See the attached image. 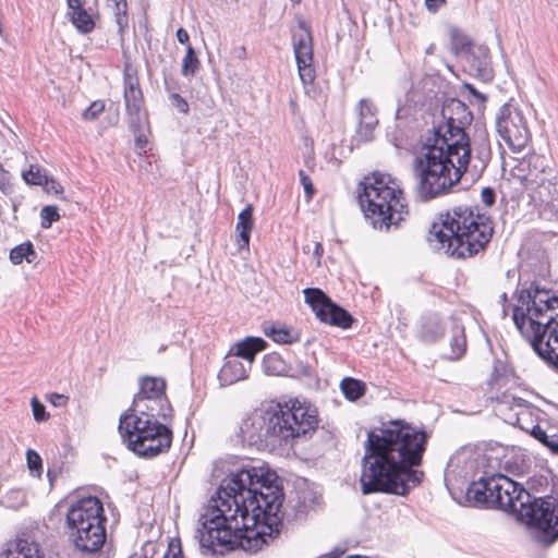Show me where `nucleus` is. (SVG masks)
<instances>
[{
    "instance_id": "49",
    "label": "nucleus",
    "mask_w": 558,
    "mask_h": 558,
    "mask_svg": "<svg viewBox=\"0 0 558 558\" xmlns=\"http://www.w3.org/2000/svg\"><path fill=\"white\" fill-rule=\"evenodd\" d=\"M171 105L181 113H189L190 106L187 101L179 94L172 93L170 95Z\"/></svg>"
},
{
    "instance_id": "53",
    "label": "nucleus",
    "mask_w": 558,
    "mask_h": 558,
    "mask_svg": "<svg viewBox=\"0 0 558 558\" xmlns=\"http://www.w3.org/2000/svg\"><path fill=\"white\" fill-rule=\"evenodd\" d=\"M446 2L447 0H425V7L429 12L436 13Z\"/></svg>"
},
{
    "instance_id": "58",
    "label": "nucleus",
    "mask_w": 558,
    "mask_h": 558,
    "mask_svg": "<svg viewBox=\"0 0 558 558\" xmlns=\"http://www.w3.org/2000/svg\"><path fill=\"white\" fill-rule=\"evenodd\" d=\"M500 298H501V301H502V316L505 317V316H507V308H506V304L508 302L507 293L504 292Z\"/></svg>"
},
{
    "instance_id": "31",
    "label": "nucleus",
    "mask_w": 558,
    "mask_h": 558,
    "mask_svg": "<svg viewBox=\"0 0 558 558\" xmlns=\"http://www.w3.org/2000/svg\"><path fill=\"white\" fill-rule=\"evenodd\" d=\"M524 415H520V422L519 423H515V415H511V416H509L508 418H505V420L508 423H511L513 425H518L522 429L529 432L535 439H537L539 442H542L544 446H546L553 452L551 445L558 442V436L555 435V434L548 435L547 432L545 429H543L538 424L532 425V427L529 428L527 426H525L522 423V417Z\"/></svg>"
},
{
    "instance_id": "1",
    "label": "nucleus",
    "mask_w": 558,
    "mask_h": 558,
    "mask_svg": "<svg viewBox=\"0 0 558 558\" xmlns=\"http://www.w3.org/2000/svg\"><path fill=\"white\" fill-rule=\"evenodd\" d=\"M275 472L243 468L225 478L218 499L201 517L195 537L214 553L242 548L257 551L268 538L279 535L283 494L276 485Z\"/></svg>"
},
{
    "instance_id": "32",
    "label": "nucleus",
    "mask_w": 558,
    "mask_h": 558,
    "mask_svg": "<svg viewBox=\"0 0 558 558\" xmlns=\"http://www.w3.org/2000/svg\"><path fill=\"white\" fill-rule=\"evenodd\" d=\"M267 343L262 338L247 337L236 345V356H241L248 361L251 364L254 361L255 354L263 351Z\"/></svg>"
},
{
    "instance_id": "21",
    "label": "nucleus",
    "mask_w": 558,
    "mask_h": 558,
    "mask_svg": "<svg viewBox=\"0 0 558 558\" xmlns=\"http://www.w3.org/2000/svg\"><path fill=\"white\" fill-rule=\"evenodd\" d=\"M469 73L482 81H490L494 76L489 50L477 45L463 58Z\"/></svg>"
},
{
    "instance_id": "19",
    "label": "nucleus",
    "mask_w": 558,
    "mask_h": 558,
    "mask_svg": "<svg viewBox=\"0 0 558 558\" xmlns=\"http://www.w3.org/2000/svg\"><path fill=\"white\" fill-rule=\"evenodd\" d=\"M124 102L128 113L129 123L137 125L138 119L147 118L142 111L143 94L140 88L138 80L130 73L124 74Z\"/></svg>"
},
{
    "instance_id": "14",
    "label": "nucleus",
    "mask_w": 558,
    "mask_h": 558,
    "mask_svg": "<svg viewBox=\"0 0 558 558\" xmlns=\"http://www.w3.org/2000/svg\"><path fill=\"white\" fill-rule=\"evenodd\" d=\"M497 134L513 151H521L530 141V131L523 113L511 104L502 105L495 117Z\"/></svg>"
},
{
    "instance_id": "27",
    "label": "nucleus",
    "mask_w": 558,
    "mask_h": 558,
    "mask_svg": "<svg viewBox=\"0 0 558 558\" xmlns=\"http://www.w3.org/2000/svg\"><path fill=\"white\" fill-rule=\"evenodd\" d=\"M254 226L253 206L248 204L238 216L235 226L239 233V248H247L250 245V235Z\"/></svg>"
},
{
    "instance_id": "47",
    "label": "nucleus",
    "mask_w": 558,
    "mask_h": 558,
    "mask_svg": "<svg viewBox=\"0 0 558 558\" xmlns=\"http://www.w3.org/2000/svg\"><path fill=\"white\" fill-rule=\"evenodd\" d=\"M31 405L35 421L45 422L49 418L45 405L36 397L31 400Z\"/></svg>"
},
{
    "instance_id": "28",
    "label": "nucleus",
    "mask_w": 558,
    "mask_h": 558,
    "mask_svg": "<svg viewBox=\"0 0 558 558\" xmlns=\"http://www.w3.org/2000/svg\"><path fill=\"white\" fill-rule=\"evenodd\" d=\"M3 558H43V556L37 543L19 538L3 553Z\"/></svg>"
},
{
    "instance_id": "10",
    "label": "nucleus",
    "mask_w": 558,
    "mask_h": 558,
    "mask_svg": "<svg viewBox=\"0 0 558 558\" xmlns=\"http://www.w3.org/2000/svg\"><path fill=\"white\" fill-rule=\"evenodd\" d=\"M280 447L295 440L310 438L318 428V411L315 405L291 398L272 405Z\"/></svg>"
},
{
    "instance_id": "43",
    "label": "nucleus",
    "mask_w": 558,
    "mask_h": 558,
    "mask_svg": "<svg viewBox=\"0 0 558 558\" xmlns=\"http://www.w3.org/2000/svg\"><path fill=\"white\" fill-rule=\"evenodd\" d=\"M263 368L267 375H279L283 371V361L278 354H267L263 360Z\"/></svg>"
},
{
    "instance_id": "23",
    "label": "nucleus",
    "mask_w": 558,
    "mask_h": 558,
    "mask_svg": "<svg viewBox=\"0 0 558 558\" xmlns=\"http://www.w3.org/2000/svg\"><path fill=\"white\" fill-rule=\"evenodd\" d=\"M359 117L356 133L362 141H371L378 124L376 106L368 99H362L359 104Z\"/></svg>"
},
{
    "instance_id": "40",
    "label": "nucleus",
    "mask_w": 558,
    "mask_h": 558,
    "mask_svg": "<svg viewBox=\"0 0 558 558\" xmlns=\"http://www.w3.org/2000/svg\"><path fill=\"white\" fill-rule=\"evenodd\" d=\"M199 68V60L191 45H187L186 54L182 60V75L185 77L194 76Z\"/></svg>"
},
{
    "instance_id": "22",
    "label": "nucleus",
    "mask_w": 558,
    "mask_h": 558,
    "mask_svg": "<svg viewBox=\"0 0 558 558\" xmlns=\"http://www.w3.org/2000/svg\"><path fill=\"white\" fill-rule=\"evenodd\" d=\"M492 158L490 143L485 130L477 131L471 145V160L469 166L475 173H482Z\"/></svg>"
},
{
    "instance_id": "20",
    "label": "nucleus",
    "mask_w": 558,
    "mask_h": 558,
    "mask_svg": "<svg viewBox=\"0 0 558 558\" xmlns=\"http://www.w3.org/2000/svg\"><path fill=\"white\" fill-rule=\"evenodd\" d=\"M129 409L133 412H136L137 414L153 420H158V417L166 420L171 416L172 412V408L167 397H134L133 402Z\"/></svg>"
},
{
    "instance_id": "57",
    "label": "nucleus",
    "mask_w": 558,
    "mask_h": 558,
    "mask_svg": "<svg viewBox=\"0 0 558 558\" xmlns=\"http://www.w3.org/2000/svg\"><path fill=\"white\" fill-rule=\"evenodd\" d=\"M323 253H324V247H323L322 243L316 242L314 255L319 259L322 257Z\"/></svg>"
},
{
    "instance_id": "12",
    "label": "nucleus",
    "mask_w": 558,
    "mask_h": 558,
    "mask_svg": "<svg viewBox=\"0 0 558 558\" xmlns=\"http://www.w3.org/2000/svg\"><path fill=\"white\" fill-rule=\"evenodd\" d=\"M518 520L536 530L544 542L554 543L558 538V499L553 496L534 498L531 495Z\"/></svg>"
},
{
    "instance_id": "36",
    "label": "nucleus",
    "mask_w": 558,
    "mask_h": 558,
    "mask_svg": "<svg viewBox=\"0 0 558 558\" xmlns=\"http://www.w3.org/2000/svg\"><path fill=\"white\" fill-rule=\"evenodd\" d=\"M451 348V360H459L466 350V338L464 335V328L456 324L452 328V336L450 340Z\"/></svg>"
},
{
    "instance_id": "18",
    "label": "nucleus",
    "mask_w": 558,
    "mask_h": 558,
    "mask_svg": "<svg viewBox=\"0 0 558 558\" xmlns=\"http://www.w3.org/2000/svg\"><path fill=\"white\" fill-rule=\"evenodd\" d=\"M300 33L293 35V50L298 64L300 80L304 85L312 84L315 80L313 62V45L310 27L300 22Z\"/></svg>"
},
{
    "instance_id": "38",
    "label": "nucleus",
    "mask_w": 558,
    "mask_h": 558,
    "mask_svg": "<svg viewBox=\"0 0 558 558\" xmlns=\"http://www.w3.org/2000/svg\"><path fill=\"white\" fill-rule=\"evenodd\" d=\"M37 257L32 242L26 241L10 251V260L14 265L21 264L23 260L33 263Z\"/></svg>"
},
{
    "instance_id": "55",
    "label": "nucleus",
    "mask_w": 558,
    "mask_h": 558,
    "mask_svg": "<svg viewBox=\"0 0 558 558\" xmlns=\"http://www.w3.org/2000/svg\"><path fill=\"white\" fill-rule=\"evenodd\" d=\"M177 39L180 44H189V40H190V36H189V33L180 27L178 31H177Z\"/></svg>"
},
{
    "instance_id": "25",
    "label": "nucleus",
    "mask_w": 558,
    "mask_h": 558,
    "mask_svg": "<svg viewBox=\"0 0 558 558\" xmlns=\"http://www.w3.org/2000/svg\"><path fill=\"white\" fill-rule=\"evenodd\" d=\"M531 494L518 483V490L502 493V505H499L498 509L508 511L517 515V519L521 515V510L530 502Z\"/></svg>"
},
{
    "instance_id": "42",
    "label": "nucleus",
    "mask_w": 558,
    "mask_h": 558,
    "mask_svg": "<svg viewBox=\"0 0 558 558\" xmlns=\"http://www.w3.org/2000/svg\"><path fill=\"white\" fill-rule=\"evenodd\" d=\"M108 7L112 10L119 28L123 29L128 25L126 0H108Z\"/></svg>"
},
{
    "instance_id": "54",
    "label": "nucleus",
    "mask_w": 558,
    "mask_h": 558,
    "mask_svg": "<svg viewBox=\"0 0 558 558\" xmlns=\"http://www.w3.org/2000/svg\"><path fill=\"white\" fill-rule=\"evenodd\" d=\"M44 186L46 187V191L48 193L60 194L63 192V187L61 186V184L54 181L53 179L48 178V185Z\"/></svg>"
},
{
    "instance_id": "24",
    "label": "nucleus",
    "mask_w": 558,
    "mask_h": 558,
    "mask_svg": "<svg viewBox=\"0 0 558 558\" xmlns=\"http://www.w3.org/2000/svg\"><path fill=\"white\" fill-rule=\"evenodd\" d=\"M68 13L73 26L81 34H89L95 28V20L83 5V0H68Z\"/></svg>"
},
{
    "instance_id": "8",
    "label": "nucleus",
    "mask_w": 558,
    "mask_h": 558,
    "mask_svg": "<svg viewBox=\"0 0 558 558\" xmlns=\"http://www.w3.org/2000/svg\"><path fill=\"white\" fill-rule=\"evenodd\" d=\"M514 178L539 216L551 213L558 197L557 172L547 157L535 153L527 155L517 166Z\"/></svg>"
},
{
    "instance_id": "4",
    "label": "nucleus",
    "mask_w": 558,
    "mask_h": 558,
    "mask_svg": "<svg viewBox=\"0 0 558 558\" xmlns=\"http://www.w3.org/2000/svg\"><path fill=\"white\" fill-rule=\"evenodd\" d=\"M492 220L477 206L458 205L439 215L428 234L430 246L454 258H466L482 252L493 236Z\"/></svg>"
},
{
    "instance_id": "63",
    "label": "nucleus",
    "mask_w": 558,
    "mask_h": 558,
    "mask_svg": "<svg viewBox=\"0 0 558 558\" xmlns=\"http://www.w3.org/2000/svg\"><path fill=\"white\" fill-rule=\"evenodd\" d=\"M326 433H327V435H328L330 438H332V435H331V433H330V432H326Z\"/></svg>"
},
{
    "instance_id": "2",
    "label": "nucleus",
    "mask_w": 558,
    "mask_h": 558,
    "mask_svg": "<svg viewBox=\"0 0 558 558\" xmlns=\"http://www.w3.org/2000/svg\"><path fill=\"white\" fill-rule=\"evenodd\" d=\"M426 445L427 434L402 420L368 432L360 477L362 494L405 496L422 482L424 473L416 468Z\"/></svg>"
},
{
    "instance_id": "37",
    "label": "nucleus",
    "mask_w": 558,
    "mask_h": 558,
    "mask_svg": "<svg viewBox=\"0 0 558 558\" xmlns=\"http://www.w3.org/2000/svg\"><path fill=\"white\" fill-rule=\"evenodd\" d=\"M445 328L438 317H429L422 325L421 337L428 342L440 339Z\"/></svg>"
},
{
    "instance_id": "17",
    "label": "nucleus",
    "mask_w": 558,
    "mask_h": 558,
    "mask_svg": "<svg viewBox=\"0 0 558 558\" xmlns=\"http://www.w3.org/2000/svg\"><path fill=\"white\" fill-rule=\"evenodd\" d=\"M510 383H514L512 376L506 373L505 368L502 372L499 371L498 367L494 368L492 377L489 379V385L493 390L496 391V402L498 404V412L504 413L505 410H513L514 408L518 411L514 413L515 423L520 422V415L530 414V403L523 398L517 397L509 392Z\"/></svg>"
},
{
    "instance_id": "46",
    "label": "nucleus",
    "mask_w": 558,
    "mask_h": 558,
    "mask_svg": "<svg viewBox=\"0 0 558 558\" xmlns=\"http://www.w3.org/2000/svg\"><path fill=\"white\" fill-rule=\"evenodd\" d=\"M27 466L32 472H37L39 476L43 471V463L40 456L33 449L26 451Z\"/></svg>"
},
{
    "instance_id": "35",
    "label": "nucleus",
    "mask_w": 558,
    "mask_h": 558,
    "mask_svg": "<svg viewBox=\"0 0 558 558\" xmlns=\"http://www.w3.org/2000/svg\"><path fill=\"white\" fill-rule=\"evenodd\" d=\"M476 46L464 33L458 29L451 31V49L456 56L464 58Z\"/></svg>"
},
{
    "instance_id": "62",
    "label": "nucleus",
    "mask_w": 558,
    "mask_h": 558,
    "mask_svg": "<svg viewBox=\"0 0 558 558\" xmlns=\"http://www.w3.org/2000/svg\"><path fill=\"white\" fill-rule=\"evenodd\" d=\"M348 558H367V557H361V556H350Z\"/></svg>"
},
{
    "instance_id": "6",
    "label": "nucleus",
    "mask_w": 558,
    "mask_h": 558,
    "mask_svg": "<svg viewBox=\"0 0 558 558\" xmlns=\"http://www.w3.org/2000/svg\"><path fill=\"white\" fill-rule=\"evenodd\" d=\"M359 192V203L366 219L374 228L389 230L398 226L408 215L403 192L391 175L375 172L365 177Z\"/></svg>"
},
{
    "instance_id": "61",
    "label": "nucleus",
    "mask_w": 558,
    "mask_h": 558,
    "mask_svg": "<svg viewBox=\"0 0 558 558\" xmlns=\"http://www.w3.org/2000/svg\"><path fill=\"white\" fill-rule=\"evenodd\" d=\"M291 2H293L294 4H299L301 0H291Z\"/></svg>"
},
{
    "instance_id": "44",
    "label": "nucleus",
    "mask_w": 558,
    "mask_h": 558,
    "mask_svg": "<svg viewBox=\"0 0 558 558\" xmlns=\"http://www.w3.org/2000/svg\"><path fill=\"white\" fill-rule=\"evenodd\" d=\"M41 222L40 226L44 229H48L51 225L60 219L58 208L56 206H45L40 210Z\"/></svg>"
},
{
    "instance_id": "51",
    "label": "nucleus",
    "mask_w": 558,
    "mask_h": 558,
    "mask_svg": "<svg viewBox=\"0 0 558 558\" xmlns=\"http://www.w3.org/2000/svg\"><path fill=\"white\" fill-rule=\"evenodd\" d=\"M299 177L306 195L311 197L314 194V187L310 177L305 173L304 170L299 171Z\"/></svg>"
},
{
    "instance_id": "5",
    "label": "nucleus",
    "mask_w": 558,
    "mask_h": 558,
    "mask_svg": "<svg viewBox=\"0 0 558 558\" xmlns=\"http://www.w3.org/2000/svg\"><path fill=\"white\" fill-rule=\"evenodd\" d=\"M471 155L427 143L412 161L414 192L422 202H429L452 192L466 172Z\"/></svg>"
},
{
    "instance_id": "3",
    "label": "nucleus",
    "mask_w": 558,
    "mask_h": 558,
    "mask_svg": "<svg viewBox=\"0 0 558 558\" xmlns=\"http://www.w3.org/2000/svg\"><path fill=\"white\" fill-rule=\"evenodd\" d=\"M512 319L533 350L558 368V298L537 286L515 293Z\"/></svg>"
},
{
    "instance_id": "9",
    "label": "nucleus",
    "mask_w": 558,
    "mask_h": 558,
    "mask_svg": "<svg viewBox=\"0 0 558 558\" xmlns=\"http://www.w3.org/2000/svg\"><path fill=\"white\" fill-rule=\"evenodd\" d=\"M119 433L128 448L144 458L168 451L172 442V432L165 424L130 409L120 416Z\"/></svg>"
},
{
    "instance_id": "13",
    "label": "nucleus",
    "mask_w": 558,
    "mask_h": 558,
    "mask_svg": "<svg viewBox=\"0 0 558 558\" xmlns=\"http://www.w3.org/2000/svg\"><path fill=\"white\" fill-rule=\"evenodd\" d=\"M275 422L272 405L267 410H256L243 418L239 436L250 446L276 449L280 444Z\"/></svg>"
},
{
    "instance_id": "26",
    "label": "nucleus",
    "mask_w": 558,
    "mask_h": 558,
    "mask_svg": "<svg viewBox=\"0 0 558 558\" xmlns=\"http://www.w3.org/2000/svg\"><path fill=\"white\" fill-rule=\"evenodd\" d=\"M531 494L518 483V490L502 493V505H499L498 509L508 511L517 515V519L521 515V510L530 502Z\"/></svg>"
},
{
    "instance_id": "15",
    "label": "nucleus",
    "mask_w": 558,
    "mask_h": 558,
    "mask_svg": "<svg viewBox=\"0 0 558 558\" xmlns=\"http://www.w3.org/2000/svg\"><path fill=\"white\" fill-rule=\"evenodd\" d=\"M518 490V483L510 477L497 474L472 482L466 489V499L475 506L497 508L502 505V493Z\"/></svg>"
},
{
    "instance_id": "33",
    "label": "nucleus",
    "mask_w": 558,
    "mask_h": 558,
    "mask_svg": "<svg viewBox=\"0 0 558 558\" xmlns=\"http://www.w3.org/2000/svg\"><path fill=\"white\" fill-rule=\"evenodd\" d=\"M264 332L277 343L291 344L299 341V332L286 326L265 327Z\"/></svg>"
},
{
    "instance_id": "34",
    "label": "nucleus",
    "mask_w": 558,
    "mask_h": 558,
    "mask_svg": "<svg viewBox=\"0 0 558 558\" xmlns=\"http://www.w3.org/2000/svg\"><path fill=\"white\" fill-rule=\"evenodd\" d=\"M340 388L344 397L350 401H356L365 395L366 386L362 380L345 377L341 380Z\"/></svg>"
},
{
    "instance_id": "48",
    "label": "nucleus",
    "mask_w": 558,
    "mask_h": 558,
    "mask_svg": "<svg viewBox=\"0 0 558 558\" xmlns=\"http://www.w3.org/2000/svg\"><path fill=\"white\" fill-rule=\"evenodd\" d=\"M105 110V104L100 100L94 101L83 112V119L95 120Z\"/></svg>"
},
{
    "instance_id": "16",
    "label": "nucleus",
    "mask_w": 558,
    "mask_h": 558,
    "mask_svg": "<svg viewBox=\"0 0 558 558\" xmlns=\"http://www.w3.org/2000/svg\"><path fill=\"white\" fill-rule=\"evenodd\" d=\"M303 293L305 302L322 323L343 329L351 327L353 318L349 312L333 303L320 289L306 288Z\"/></svg>"
},
{
    "instance_id": "59",
    "label": "nucleus",
    "mask_w": 558,
    "mask_h": 558,
    "mask_svg": "<svg viewBox=\"0 0 558 558\" xmlns=\"http://www.w3.org/2000/svg\"><path fill=\"white\" fill-rule=\"evenodd\" d=\"M181 548H178V553H173L171 557L166 556L165 558H181Z\"/></svg>"
},
{
    "instance_id": "52",
    "label": "nucleus",
    "mask_w": 558,
    "mask_h": 558,
    "mask_svg": "<svg viewBox=\"0 0 558 558\" xmlns=\"http://www.w3.org/2000/svg\"><path fill=\"white\" fill-rule=\"evenodd\" d=\"M48 400L50 401V403L53 407L62 408V407H65L68 404L69 397H66L64 395H60V393L53 392V393L49 395Z\"/></svg>"
},
{
    "instance_id": "60",
    "label": "nucleus",
    "mask_w": 558,
    "mask_h": 558,
    "mask_svg": "<svg viewBox=\"0 0 558 558\" xmlns=\"http://www.w3.org/2000/svg\"><path fill=\"white\" fill-rule=\"evenodd\" d=\"M400 111H401L400 109L397 110V113H396L397 119L400 118Z\"/></svg>"
},
{
    "instance_id": "50",
    "label": "nucleus",
    "mask_w": 558,
    "mask_h": 558,
    "mask_svg": "<svg viewBox=\"0 0 558 558\" xmlns=\"http://www.w3.org/2000/svg\"><path fill=\"white\" fill-rule=\"evenodd\" d=\"M495 198H496V193L493 187L486 186L482 190L481 201L485 206H487V207L493 206L495 204Z\"/></svg>"
},
{
    "instance_id": "7",
    "label": "nucleus",
    "mask_w": 558,
    "mask_h": 558,
    "mask_svg": "<svg viewBox=\"0 0 558 558\" xmlns=\"http://www.w3.org/2000/svg\"><path fill=\"white\" fill-rule=\"evenodd\" d=\"M106 522L102 502L97 497L82 498L69 509V541L83 558H108L102 551L107 539Z\"/></svg>"
},
{
    "instance_id": "29",
    "label": "nucleus",
    "mask_w": 558,
    "mask_h": 558,
    "mask_svg": "<svg viewBox=\"0 0 558 558\" xmlns=\"http://www.w3.org/2000/svg\"><path fill=\"white\" fill-rule=\"evenodd\" d=\"M219 378L222 384L231 385L246 378V368L239 360L231 359L221 367Z\"/></svg>"
},
{
    "instance_id": "41",
    "label": "nucleus",
    "mask_w": 558,
    "mask_h": 558,
    "mask_svg": "<svg viewBox=\"0 0 558 558\" xmlns=\"http://www.w3.org/2000/svg\"><path fill=\"white\" fill-rule=\"evenodd\" d=\"M147 118L138 119L137 125H134L133 123H129L130 129L135 137V145L140 150L145 151V148L147 146L148 140L146 135V129H147Z\"/></svg>"
},
{
    "instance_id": "45",
    "label": "nucleus",
    "mask_w": 558,
    "mask_h": 558,
    "mask_svg": "<svg viewBox=\"0 0 558 558\" xmlns=\"http://www.w3.org/2000/svg\"><path fill=\"white\" fill-rule=\"evenodd\" d=\"M9 508L17 509L25 502V495L20 489L10 490L3 501Z\"/></svg>"
},
{
    "instance_id": "56",
    "label": "nucleus",
    "mask_w": 558,
    "mask_h": 558,
    "mask_svg": "<svg viewBox=\"0 0 558 558\" xmlns=\"http://www.w3.org/2000/svg\"><path fill=\"white\" fill-rule=\"evenodd\" d=\"M465 86L470 90V93L476 98H478L482 102L486 100V97L482 93L477 92L472 85L466 84Z\"/></svg>"
},
{
    "instance_id": "30",
    "label": "nucleus",
    "mask_w": 558,
    "mask_h": 558,
    "mask_svg": "<svg viewBox=\"0 0 558 558\" xmlns=\"http://www.w3.org/2000/svg\"><path fill=\"white\" fill-rule=\"evenodd\" d=\"M134 397L161 398L166 396V381L159 377H143L140 379V391Z\"/></svg>"
},
{
    "instance_id": "11",
    "label": "nucleus",
    "mask_w": 558,
    "mask_h": 558,
    "mask_svg": "<svg viewBox=\"0 0 558 558\" xmlns=\"http://www.w3.org/2000/svg\"><path fill=\"white\" fill-rule=\"evenodd\" d=\"M472 118L464 102L456 98L447 100L441 109V122L434 126L433 143L471 155V142L464 129Z\"/></svg>"
},
{
    "instance_id": "39",
    "label": "nucleus",
    "mask_w": 558,
    "mask_h": 558,
    "mask_svg": "<svg viewBox=\"0 0 558 558\" xmlns=\"http://www.w3.org/2000/svg\"><path fill=\"white\" fill-rule=\"evenodd\" d=\"M22 178L31 185H48V175L38 165H31L28 170L23 171Z\"/></svg>"
}]
</instances>
